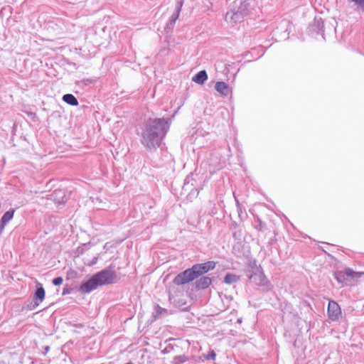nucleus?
Wrapping results in <instances>:
<instances>
[{
  "instance_id": "obj_4",
  "label": "nucleus",
  "mask_w": 364,
  "mask_h": 364,
  "mask_svg": "<svg viewBox=\"0 0 364 364\" xmlns=\"http://www.w3.org/2000/svg\"><path fill=\"white\" fill-rule=\"evenodd\" d=\"M215 267V262L213 261H208L205 263L194 264L190 268L195 279L200 276L207 273L210 270L213 269Z\"/></svg>"
},
{
  "instance_id": "obj_19",
  "label": "nucleus",
  "mask_w": 364,
  "mask_h": 364,
  "mask_svg": "<svg viewBox=\"0 0 364 364\" xmlns=\"http://www.w3.org/2000/svg\"><path fill=\"white\" fill-rule=\"evenodd\" d=\"M357 6L358 10H362L364 11V0H352Z\"/></svg>"
},
{
  "instance_id": "obj_7",
  "label": "nucleus",
  "mask_w": 364,
  "mask_h": 364,
  "mask_svg": "<svg viewBox=\"0 0 364 364\" xmlns=\"http://www.w3.org/2000/svg\"><path fill=\"white\" fill-rule=\"evenodd\" d=\"M195 278L190 269H187L186 270L182 272L181 273L178 274L173 279V282L176 285H183L185 284H187L193 280H194Z\"/></svg>"
},
{
  "instance_id": "obj_20",
  "label": "nucleus",
  "mask_w": 364,
  "mask_h": 364,
  "mask_svg": "<svg viewBox=\"0 0 364 364\" xmlns=\"http://www.w3.org/2000/svg\"><path fill=\"white\" fill-rule=\"evenodd\" d=\"M63 282V279L60 277H58L53 280V284L55 286L60 285Z\"/></svg>"
},
{
  "instance_id": "obj_6",
  "label": "nucleus",
  "mask_w": 364,
  "mask_h": 364,
  "mask_svg": "<svg viewBox=\"0 0 364 364\" xmlns=\"http://www.w3.org/2000/svg\"><path fill=\"white\" fill-rule=\"evenodd\" d=\"M328 316L331 321H338L341 316V309L339 305L334 301H329L328 305Z\"/></svg>"
},
{
  "instance_id": "obj_9",
  "label": "nucleus",
  "mask_w": 364,
  "mask_h": 364,
  "mask_svg": "<svg viewBox=\"0 0 364 364\" xmlns=\"http://www.w3.org/2000/svg\"><path fill=\"white\" fill-rule=\"evenodd\" d=\"M99 283L95 275L90 279L83 282L80 287V291L82 294H88L92 291L96 289L99 287Z\"/></svg>"
},
{
  "instance_id": "obj_18",
  "label": "nucleus",
  "mask_w": 364,
  "mask_h": 364,
  "mask_svg": "<svg viewBox=\"0 0 364 364\" xmlns=\"http://www.w3.org/2000/svg\"><path fill=\"white\" fill-rule=\"evenodd\" d=\"M240 279V277L234 274L228 273L224 277V282L228 284H231L237 282Z\"/></svg>"
},
{
  "instance_id": "obj_12",
  "label": "nucleus",
  "mask_w": 364,
  "mask_h": 364,
  "mask_svg": "<svg viewBox=\"0 0 364 364\" xmlns=\"http://www.w3.org/2000/svg\"><path fill=\"white\" fill-rule=\"evenodd\" d=\"M15 210L10 209L2 216L0 221V232H2L6 225L13 218Z\"/></svg>"
},
{
  "instance_id": "obj_11",
  "label": "nucleus",
  "mask_w": 364,
  "mask_h": 364,
  "mask_svg": "<svg viewBox=\"0 0 364 364\" xmlns=\"http://www.w3.org/2000/svg\"><path fill=\"white\" fill-rule=\"evenodd\" d=\"M45 289L39 282H36V290L34 294L33 301L36 306L41 303L45 299Z\"/></svg>"
},
{
  "instance_id": "obj_22",
  "label": "nucleus",
  "mask_w": 364,
  "mask_h": 364,
  "mask_svg": "<svg viewBox=\"0 0 364 364\" xmlns=\"http://www.w3.org/2000/svg\"><path fill=\"white\" fill-rule=\"evenodd\" d=\"M215 356V353H213L210 356H208V358H214Z\"/></svg>"
},
{
  "instance_id": "obj_2",
  "label": "nucleus",
  "mask_w": 364,
  "mask_h": 364,
  "mask_svg": "<svg viewBox=\"0 0 364 364\" xmlns=\"http://www.w3.org/2000/svg\"><path fill=\"white\" fill-rule=\"evenodd\" d=\"M363 274H364V272H355L350 268H346L344 270L335 272L334 277L339 283L347 284L348 278L358 279Z\"/></svg>"
},
{
  "instance_id": "obj_16",
  "label": "nucleus",
  "mask_w": 364,
  "mask_h": 364,
  "mask_svg": "<svg viewBox=\"0 0 364 364\" xmlns=\"http://www.w3.org/2000/svg\"><path fill=\"white\" fill-rule=\"evenodd\" d=\"M208 79V75L205 70H201L198 72L193 77V81L195 82L202 85Z\"/></svg>"
},
{
  "instance_id": "obj_17",
  "label": "nucleus",
  "mask_w": 364,
  "mask_h": 364,
  "mask_svg": "<svg viewBox=\"0 0 364 364\" xmlns=\"http://www.w3.org/2000/svg\"><path fill=\"white\" fill-rule=\"evenodd\" d=\"M63 100L65 102L73 106H76L78 105V101L77 98L72 94L64 95L63 97Z\"/></svg>"
},
{
  "instance_id": "obj_1",
  "label": "nucleus",
  "mask_w": 364,
  "mask_h": 364,
  "mask_svg": "<svg viewBox=\"0 0 364 364\" xmlns=\"http://www.w3.org/2000/svg\"><path fill=\"white\" fill-rule=\"evenodd\" d=\"M170 127L168 119L154 118L147 119L141 132V144L149 151L156 150Z\"/></svg>"
},
{
  "instance_id": "obj_10",
  "label": "nucleus",
  "mask_w": 364,
  "mask_h": 364,
  "mask_svg": "<svg viewBox=\"0 0 364 364\" xmlns=\"http://www.w3.org/2000/svg\"><path fill=\"white\" fill-rule=\"evenodd\" d=\"M244 14L242 10L229 11L226 13L225 19L230 23H236L243 19Z\"/></svg>"
},
{
  "instance_id": "obj_21",
  "label": "nucleus",
  "mask_w": 364,
  "mask_h": 364,
  "mask_svg": "<svg viewBox=\"0 0 364 364\" xmlns=\"http://www.w3.org/2000/svg\"><path fill=\"white\" fill-rule=\"evenodd\" d=\"M178 358L180 363H183L185 361L184 359H183L181 357L176 358V359ZM178 363V361L177 362Z\"/></svg>"
},
{
  "instance_id": "obj_5",
  "label": "nucleus",
  "mask_w": 364,
  "mask_h": 364,
  "mask_svg": "<svg viewBox=\"0 0 364 364\" xmlns=\"http://www.w3.org/2000/svg\"><path fill=\"white\" fill-rule=\"evenodd\" d=\"M247 276L249 279L255 284L263 287L267 290L271 289V284L262 270L257 269L255 272L250 274Z\"/></svg>"
},
{
  "instance_id": "obj_15",
  "label": "nucleus",
  "mask_w": 364,
  "mask_h": 364,
  "mask_svg": "<svg viewBox=\"0 0 364 364\" xmlns=\"http://www.w3.org/2000/svg\"><path fill=\"white\" fill-rule=\"evenodd\" d=\"M65 196V191L58 189L55 190L52 194L50 195V198L54 200L57 203H62L64 202L63 198Z\"/></svg>"
},
{
  "instance_id": "obj_8",
  "label": "nucleus",
  "mask_w": 364,
  "mask_h": 364,
  "mask_svg": "<svg viewBox=\"0 0 364 364\" xmlns=\"http://www.w3.org/2000/svg\"><path fill=\"white\" fill-rule=\"evenodd\" d=\"M182 6L183 2L181 1H177L176 6V11L171 15L168 22L167 23L164 28L165 31H166L167 33L171 31L173 29L175 23L178 18L179 17Z\"/></svg>"
},
{
  "instance_id": "obj_3",
  "label": "nucleus",
  "mask_w": 364,
  "mask_h": 364,
  "mask_svg": "<svg viewBox=\"0 0 364 364\" xmlns=\"http://www.w3.org/2000/svg\"><path fill=\"white\" fill-rule=\"evenodd\" d=\"M94 275L100 286L110 284L117 277L116 272L109 268L105 269Z\"/></svg>"
},
{
  "instance_id": "obj_14",
  "label": "nucleus",
  "mask_w": 364,
  "mask_h": 364,
  "mask_svg": "<svg viewBox=\"0 0 364 364\" xmlns=\"http://www.w3.org/2000/svg\"><path fill=\"white\" fill-rule=\"evenodd\" d=\"M212 283V280L208 277H202L196 282V288L197 289H207Z\"/></svg>"
},
{
  "instance_id": "obj_13",
  "label": "nucleus",
  "mask_w": 364,
  "mask_h": 364,
  "mask_svg": "<svg viewBox=\"0 0 364 364\" xmlns=\"http://www.w3.org/2000/svg\"><path fill=\"white\" fill-rule=\"evenodd\" d=\"M215 88L218 92L224 97L228 96L230 92L228 85L223 81L217 82L215 83Z\"/></svg>"
}]
</instances>
